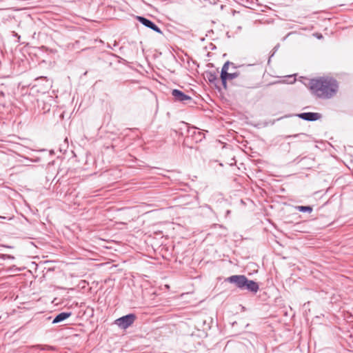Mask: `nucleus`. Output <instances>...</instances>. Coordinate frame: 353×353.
<instances>
[{
  "mask_svg": "<svg viewBox=\"0 0 353 353\" xmlns=\"http://www.w3.org/2000/svg\"><path fill=\"white\" fill-rule=\"evenodd\" d=\"M309 87L312 92L320 98L329 99L338 91L337 81L331 77H321L310 80Z\"/></svg>",
  "mask_w": 353,
  "mask_h": 353,
  "instance_id": "f257e3e1",
  "label": "nucleus"
},
{
  "mask_svg": "<svg viewBox=\"0 0 353 353\" xmlns=\"http://www.w3.org/2000/svg\"><path fill=\"white\" fill-rule=\"evenodd\" d=\"M228 281L241 290H247L253 293H256L259 289L256 282L248 279L244 275H232L228 278Z\"/></svg>",
  "mask_w": 353,
  "mask_h": 353,
  "instance_id": "f03ea898",
  "label": "nucleus"
},
{
  "mask_svg": "<svg viewBox=\"0 0 353 353\" xmlns=\"http://www.w3.org/2000/svg\"><path fill=\"white\" fill-rule=\"evenodd\" d=\"M230 64V61H227L224 63L221 72V79L222 81V84L225 88H227V80H232L236 77H238L240 74L239 72L229 73L228 71L229 70V65Z\"/></svg>",
  "mask_w": 353,
  "mask_h": 353,
  "instance_id": "7ed1b4c3",
  "label": "nucleus"
},
{
  "mask_svg": "<svg viewBox=\"0 0 353 353\" xmlns=\"http://www.w3.org/2000/svg\"><path fill=\"white\" fill-rule=\"evenodd\" d=\"M136 319V316L133 314H129L116 320V324L120 327L126 329L130 327Z\"/></svg>",
  "mask_w": 353,
  "mask_h": 353,
  "instance_id": "20e7f679",
  "label": "nucleus"
},
{
  "mask_svg": "<svg viewBox=\"0 0 353 353\" xmlns=\"http://www.w3.org/2000/svg\"><path fill=\"white\" fill-rule=\"evenodd\" d=\"M137 19L138 20V21H139L141 24H143L145 27L153 30L156 32L161 33V34L162 33L160 28L150 19H146L143 17H141V16H137Z\"/></svg>",
  "mask_w": 353,
  "mask_h": 353,
  "instance_id": "39448f33",
  "label": "nucleus"
},
{
  "mask_svg": "<svg viewBox=\"0 0 353 353\" xmlns=\"http://www.w3.org/2000/svg\"><path fill=\"white\" fill-rule=\"evenodd\" d=\"M172 95L174 98L175 101L179 102H185L192 99L191 97L185 94L184 92L177 89L172 90Z\"/></svg>",
  "mask_w": 353,
  "mask_h": 353,
  "instance_id": "423d86ee",
  "label": "nucleus"
},
{
  "mask_svg": "<svg viewBox=\"0 0 353 353\" xmlns=\"http://www.w3.org/2000/svg\"><path fill=\"white\" fill-rule=\"evenodd\" d=\"M299 117L307 121H316L321 119V115L317 112H304L299 114Z\"/></svg>",
  "mask_w": 353,
  "mask_h": 353,
  "instance_id": "0eeeda50",
  "label": "nucleus"
},
{
  "mask_svg": "<svg viewBox=\"0 0 353 353\" xmlns=\"http://www.w3.org/2000/svg\"><path fill=\"white\" fill-rule=\"evenodd\" d=\"M72 315L71 312H61L57 314L52 321V323H58L61 322Z\"/></svg>",
  "mask_w": 353,
  "mask_h": 353,
  "instance_id": "6e6552de",
  "label": "nucleus"
},
{
  "mask_svg": "<svg viewBox=\"0 0 353 353\" xmlns=\"http://www.w3.org/2000/svg\"><path fill=\"white\" fill-rule=\"evenodd\" d=\"M205 76L207 79L212 83H216L218 81V77L215 72H207Z\"/></svg>",
  "mask_w": 353,
  "mask_h": 353,
  "instance_id": "1a4fd4ad",
  "label": "nucleus"
},
{
  "mask_svg": "<svg viewBox=\"0 0 353 353\" xmlns=\"http://www.w3.org/2000/svg\"><path fill=\"white\" fill-rule=\"evenodd\" d=\"M296 209H298L299 211L301 212H312V208L310 207V206H298V207H296Z\"/></svg>",
  "mask_w": 353,
  "mask_h": 353,
  "instance_id": "9d476101",
  "label": "nucleus"
},
{
  "mask_svg": "<svg viewBox=\"0 0 353 353\" xmlns=\"http://www.w3.org/2000/svg\"><path fill=\"white\" fill-rule=\"evenodd\" d=\"M189 132H191L193 136L201 135V132L200 131H198L194 128H192V130H190Z\"/></svg>",
  "mask_w": 353,
  "mask_h": 353,
  "instance_id": "9b49d317",
  "label": "nucleus"
},
{
  "mask_svg": "<svg viewBox=\"0 0 353 353\" xmlns=\"http://www.w3.org/2000/svg\"><path fill=\"white\" fill-rule=\"evenodd\" d=\"M1 258L3 259H14V257L13 256H11L10 254H3Z\"/></svg>",
  "mask_w": 353,
  "mask_h": 353,
  "instance_id": "f8f14e48",
  "label": "nucleus"
},
{
  "mask_svg": "<svg viewBox=\"0 0 353 353\" xmlns=\"http://www.w3.org/2000/svg\"><path fill=\"white\" fill-rule=\"evenodd\" d=\"M197 137L196 138V141H202V139L204 138V134L203 133L201 132V135H197L196 136Z\"/></svg>",
  "mask_w": 353,
  "mask_h": 353,
  "instance_id": "ddd939ff",
  "label": "nucleus"
},
{
  "mask_svg": "<svg viewBox=\"0 0 353 353\" xmlns=\"http://www.w3.org/2000/svg\"><path fill=\"white\" fill-rule=\"evenodd\" d=\"M292 77V76L291 75H288V83H292L293 81L290 80V79Z\"/></svg>",
  "mask_w": 353,
  "mask_h": 353,
  "instance_id": "4468645a",
  "label": "nucleus"
},
{
  "mask_svg": "<svg viewBox=\"0 0 353 353\" xmlns=\"http://www.w3.org/2000/svg\"><path fill=\"white\" fill-rule=\"evenodd\" d=\"M279 46V45L276 46L274 48V50H275V51H276V50H278Z\"/></svg>",
  "mask_w": 353,
  "mask_h": 353,
  "instance_id": "2eb2a0df",
  "label": "nucleus"
},
{
  "mask_svg": "<svg viewBox=\"0 0 353 353\" xmlns=\"http://www.w3.org/2000/svg\"><path fill=\"white\" fill-rule=\"evenodd\" d=\"M230 213V210H227L226 214L228 215Z\"/></svg>",
  "mask_w": 353,
  "mask_h": 353,
  "instance_id": "dca6fc26",
  "label": "nucleus"
}]
</instances>
